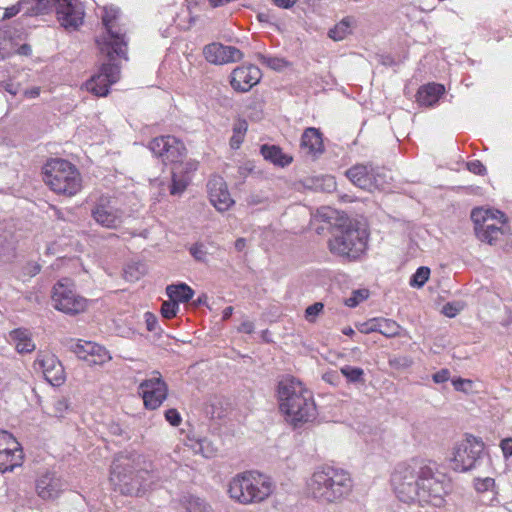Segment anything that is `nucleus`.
<instances>
[{"label":"nucleus","instance_id":"1","mask_svg":"<svg viewBox=\"0 0 512 512\" xmlns=\"http://www.w3.org/2000/svg\"><path fill=\"white\" fill-rule=\"evenodd\" d=\"M397 497L403 502L441 507L452 491L451 480L431 467L417 462L399 466L392 475Z\"/></svg>","mask_w":512,"mask_h":512},{"label":"nucleus","instance_id":"2","mask_svg":"<svg viewBox=\"0 0 512 512\" xmlns=\"http://www.w3.org/2000/svg\"><path fill=\"white\" fill-rule=\"evenodd\" d=\"M279 410L293 427L313 421L317 407L313 393L299 380L289 377L281 380L277 387Z\"/></svg>","mask_w":512,"mask_h":512},{"label":"nucleus","instance_id":"3","mask_svg":"<svg viewBox=\"0 0 512 512\" xmlns=\"http://www.w3.org/2000/svg\"><path fill=\"white\" fill-rule=\"evenodd\" d=\"M353 487V481L348 471L322 465L311 475L307 489L310 495L318 501L336 503L348 496Z\"/></svg>","mask_w":512,"mask_h":512},{"label":"nucleus","instance_id":"4","mask_svg":"<svg viewBox=\"0 0 512 512\" xmlns=\"http://www.w3.org/2000/svg\"><path fill=\"white\" fill-rule=\"evenodd\" d=\"M271 478L256 470L236 474L229 482V497L241 505L259 504L267 500L274 491Z\"/></svg>","mask_w":512,"mask_h":512},{"label":"nucleus","instance_id":"5","mask_svg":"<svg viewBox=\"0 0 512 512\" xmlns=\"http://www.w3.org/2000/svg\"><path fill=\"white\" fill-rule=\"evenodd\" d=\"M369 234L358 222L346 219L335 227L328 241L329 251L347 261L362 258L368 248Z\"/></svg>","mask_w":512,"mask_h":512},{"label":"nucleus","instance_id":"6","mask_svg":"<svg viewBox=\"0 0 512 512\" xmlns=\"http://www.w3.org/2000/svg\"><path fill=\"white\" fill-rule=\"evenodd\" d=\"M43 181L55 194L74 197L83 188V179L79 169L70 161L52 158L43 166Z\"/></svg>","mask_w":512,"mask_h":512},{"label":"nucleus","instance_id":"7","mask_svg":"<svg viewBox=\"0 0 512 512\" xmlns=\"http://www.w3.org/2000/svg\"><path fill=\"white\" fill-rule=\"evenodd\" d=\"M102 23L106 29V35L96 40L101 53L106 54L110 59H113L116 55L127 60V33L118 21V11L106 9L102 17Z\"/></svg>","mask_w":512,"mask_h":512},{"label":"nucleus","instance_id":"8","mask_svg":"<svg viewBox=\"0 0 512 512\" xmlns=\"http://www.w3.org/2000/svg\"><path fill=\"white\" fill-rule=\"evenodd\" d=\"M471 219L477 238L490 245L496 244L509 229L506 215L497 209L474 208Z\"/></svg>","mask_w":512,"mask_h":512},{"label":"nucleus","instance_id":"9","mask_svg":"<svg viewBox=\"0 0 512 512\" xmlns=\"http://www.w3.org/2000/svg\"><path fill=\"white\" fill-rule=\"evenodd\" d=\"M148 148L164 165H170L171 168L183 166L187 161L185 159L188 151L185 144L173 135L153 138Z\"/></svg>","mask_w":512,"mask_h":512},{"label":"nucleus","instance_id":"10","mask_svg":"<svg viewBox=\"0 0 512 512\" xmlns=\"http://www.w3.org/2000/svg\"><path fill=\"white\" fill-rule=\"evenodd\" d=\"M52 301L55 309L69 315L83 313L88 307V300L76 293L73 281L68 278L54 285Z\"/></svg>","mask_w":512,"mask_h":512},{"label":"nucleus","instance_id":"11","mask_svg":"<svg viewBox=\"0 0 512 512\" xmlns=\"http://www.w3.org/2000/svg\"><path fill=\"white\" fill-rule=\"evenodd\" d=\"M484 449V443L481 439L468 435L459 442L451 458V467L457 472H466L474 467L477 459Z\"/></svg>","mask_w":512,"mask_h":512},{"label":"nucleus","instance_id":"12","mask_svg":"<svg viewBox=\"0 0 512 512\" xmlns=\"http://www.w3.org/2000/svg\"><path fill=\"white\" fill-rule=\"evenodd\" d=\"M345 174L355 186L369 192L382 189L385 184V176L381 169L371 164H356Z\"/></svg>","mask_w":512,"mask_h":512},{"label":"nucleus","instance_id":"13","mask_svg":"<svg viewBox=\"0 0 512 512\" xmlns=\"http://www.w3.org/2000/svg\"><path fill=\"white\" fill-rule=\"evenodd\" d=\"M139 394L146 409L159 408L168 395V386L158 371H153L151 377L139 385Z\"/></svg>","mask_w":512,"mask_h":512},{"label":"nucleus","instance_id":"14","mask_svg":"<svg viewBox=\"0 0 512 512\" xmlns=\"http://www.w3.org/2000/svg\"><path fill=\"white\" fill-rule=\"evenodd\" d=\"M23 461L24 453L18 440L10 432L0 429V472L13 471Z\"/></svg>","mask_w":512,"mask_h":512},{"label":"nucleus","instance_id":"15","mask_svg":"<svg viewBox=\"0 0 512 512\" xmlns=\"http://www.w3.org/2000/svg\"><path fill=\"white\" fill-rule=\"evenodd\" d=\"M34 368L40 370L46 381L52 386L59 387L66 380L62 363L51 352L40 351L34 361Z\"/></svg>","mask_w":512,"mask_h":512},{"label":"nucleus","instance_id":"16","mask_svg":"<svg viewBox=\"0 0 512 512\" xmlns=\"http://www.w3.org/2000/svg\"><path fill=\"white\" fill-rule=\"evenodd\" d=\"M72 352L90 367L102 366L112 360L106 347L93 341L78 340L72 347Z\"/></svg>","mask_w":512,"mask_h":512},{"label":"nucleus","instance_id":"17","mask_svg":"<svg viewBox=\"0 0 512 512\" xmlns=\"http://www.w3.org/2000/svg\"><path fill=\"white\" fill-rule=\"evenodd\" d=\"M120 79V67L113 63L103 64L98 73L86 82V89L96 96L104 97L109 93L110 86Z\"/></svg>","mask_w":512,"mask_h":512},{"label":"nucleus","instance_id":"18","mask_svg":"<svg viewBox=\"0 0 512 512\" xmlns=\"http://www.w3.org/2000/svg\"><path fill=\"white\" fill-rule=\"evenodd\" d=\"M91 216L97 224L107 229H116L122 223V214L119 209L111 206L108 196H101L91 210Z\"/></svg>","mask_w":512,"mask_h":512},{"label":"nucleus","instance_id":"19","mask_svg":"<svg viewBox=\"0 0 512 512\" xmlns=\"http://www.w3.org/2000/svg\"><path fill=\"white\" fill-rule=\"evenodd\" d=\"M262 77L258 66L253 64L235 68L230 75V85L236 92H248L257 85Z\"/></svg>","mask_w":512,"mask_h":512},{"label":"nucleus","instance_id":"20","mask_svg":"<svg viewBox=\"0 0 512 512\" xmlns=\"http://www.w3.org/2000/svg\"><path fill=\"white\" fill-rule=\"evenodd\" d=\"M203 54L208 62L218 65L236 62L243 58V53L238 48L221 43L206 45Z\"/></svg>","mask_w":512,"mask_h":512},{"label":"nucleus","instance_id":"21","mask_svg":"<svg viewBox=\"0 0 512 512\" xmlns=\"http://www.w3.org/2000/svg\"><path fill=\"white\" fill-rule=\"evenodd\" d=\"M208 195L211 204L218 211H227L233 204L226 182L222 177L215 176L207 183Z\"/></svg>","mask_w":512,"mask_h":512},{"label":"nucleus","instance_id":"22","mask_svg":"<svg viewBox=\"0 0 512 512\" xmlns=\"http://www.w3.org/2000/svg\"><path fill=\"white\" fill-rule=\"evenodd\" d=\"M198 169V162L188 160L183 166L171 168V184L169 192L171 195L183 194L191 183V174Z\"/></svg>","mask_w":512,"mask_h":512},{"label":"nucleus","instance_id":"23","mask_svg":"<svg viewBox=\"0 0 512 512\" xmlns=\"http://www.w3.org/2000/svg\"><path fill=\"white\" fill-rule=\"evenodd\" d=\"M56 17L65 28H74L82 24L83 13L77 8V0H54Z\"/></svg>","mask_w":512,"mask_h":512},{"label":"nucleus","instance_id":"24","mask_svg":"<svg viewBox=\"0 0 512 512\" xmlns=\"http://www.w3.org/2000/svg\"><path fill=\"white\" fill-rule=\"evenodd\" d=\"M300 148L307 155L313 157L322 154L324 152V143L320 130L315 127L306 128L301 136Z\"/></svg>","mask_w":512,"mask_h":512},{"label":"nucleus","instance_id":"25","mask_svg":"<svg viewBox=\"0 0 512 512\" xmlns=\"http://www.w3.org/2000/svg\"><path fill=\"white\" fill-rule=\"evenodd\" d=\"M445 93V87L438 83H429L421 86L417 91V102L422 106H433Z\"/></svg>","mask_w":512,"mask_h":512},{"label":"nucleus","instance_id":"26","mask_svg":"<svg viewBox=\"0 0 512 512\" xmlns=\"http://www.w3.org/2000/svg\"><path fill=\"white\" fill-rule=\"evenodd\" d=\"M260 152L265 160L279 167L289 166L293 162V156L283 152V149L277 145L264 144Z\"/></svg>","mask_w":512,"mask_h":512},{"label":"nucleus","instance_id":"27","mask_svg":"<svg viewBox=\"0 0 512 512\" xmlns=\"http://www.w3.org/2000/svg\"><path fill=\"white\" fill-rule=\"evenodd\" d=\"M36 491L38 496L43 500L55 499L60 494L59 480L49 475H45L37 481Z\"/></svg>","mask_w":512,"mask_h":512},{"label":"nucleus","instance_id":"28","mask_svg":"<svg viewBox=\"0 0 512 512\" xmlns=\"http://www.w3.org/2000/svg\"><path fill=\"white\" fill-rule=\"evenodd\" d=\"M17 39L10 27L0 28V60H5L16 52Z\"/></svg>","mask_w":512,"mask_h":512},{"label":"nucleus","instance_id":"29","mask_svg":"<svg viewBox=\"0 0 512 512\" xmlns=\"http://www.w3.org/2000/svg\"><path fill=\"white\" fill-rule=\"evenodd\" d=\"M356 19L353 16H346L338 23L334 25L328 32V35L334 41H341L348 35L352 34L354 27L356 26Z\"/></svg>","mask_w":512,"mask_h":512},{"label":"nucleus","instance_id":"30","mask_svg":"<svg viewBox=\"0 0 512 512\" xmlns=\"http://www.w3.org/2000/svg\"><path fill=\"white\" fill-rule=\"evenodd\" d=\"M166 294L177 303H187L194 296V290L185 283L171 284L166 287Z\"/></svg>","mask_w":512,"mask_h":512},{"label":"nucleus","instance_id":"31","mask_svg":"<svg viewBox=\"0 0 512 512\" xmlns=\"http://www.w3.org/2000/svg\"><path fill=\"white\" fill-rule=\"evenodd\" d=\"M10 335L15 341V346L19 353H29L35 349V344L26 330L15 329Z\"/></svg>","mask_w":512,"mask_h":512},{"label":"nucleus","instance_id":"32","mask_svg":"<svg viewBox=\"0 0 512 512\" xmlns=\"http://www.w3.org/2000/svg\"><path fill=\"white\" fill-rule=\"evenodd\" d=\"M248 130V123L245 119L239 118L233 125V134L229 140L232 149H239L244 142Z\"/></svg>","mask_w":512,"mask_h":512},{"label":"nucleus","instance_id":"33","mask_svg":"<svg viewBox=\"0 0 512 512\" xmlns=\"http://www.w3.org/2000/svg\"><path fill=\"white\" fill-rule=\"evenodd\" d=\"M340 372L350 384H364L365 382V373L360 367L344 365L340 368Z\"/></svg>","mask_w":512,"mask_h":512},{"label":"nucleus","instance_id":"34","mask_svg":"<svg viewBox=\"0 0 512 512\" xmlns=\"http://www.w3.org/2000/svg\"><path fill=\"white\" fill-rule=\"evenodd\" d=\"M378 332L387 338L400 335L401 326L392 319L379 318Z\"/></svg>","mask_w":512,"mask_h":512},{"label":"nucleus","instance_id":"35","mask_svg":"<svg viewBox=\"0 0 512 512\" xmlns=\"http://www.w3.org/2000/svg\"><path fill=\"white\" fill-rule=\"evenodd\" d=\"M430 269L425 266L419 267L410 279L412 287H422L429 279Z\"/></svg>","mask_w":512,"mask_h":512},{"label":"nucleus","instance_id":"36","mask_svg":"<svg viewBox=\"0 0 512 512\" xmlns=\"http://www.w3.org/2000/svg\"><path fill=\"white\" fill-rule=\"evenodd\" d=\"M369 297L368 289H359L352 292V295L345 300V305L351 308L356 307Z\"/></svg>","mask_w":512,"mask_h":512},{"label":"nucleus","instance_id":"37","mask_svg":"<svg viewBox=\"0 0 512 512\" xmlns=\"http://www.w3.org/2000/svg\"><path fill=\"white\" fill-rule=\"evenodd\" d=\"M179 311V303L175 300L169 299L168 301H164L161 305L160 313L165 319L174 318Z\"/></svg>","mask_w":512,"mask_h":512},{"label":"nucleus","instance_id":"38","mask_svg":"<svg viewBox=\"0 0 512 512\" xmlns=\"http://www.w3.org/2000/svg\"><path fill=\"white\" fill-rule=\"evenodd\" d=\"M323 309L324 304L321 302H316L308 306L305 310V319L310 323H314L319 314L323 312Z\"/></svg>","mask_w":512,"mask_h":512},{"label":"nucleus","instance_id":"39","mask_svg":"<svg viewBox=\"0 0 512 512\" xmlns=\"http://www.w3.org/2000/svg\"><path fill=\"white\" fill-rule=\"evenodd\" d=\"M70 408L69 400L65 397L57 399L53 404V414L55 417L62 418Z\"/></svg>","mask_w":512,"mask_h":512},{"label":"nucleus","instance_id":"40","mask_svg":"<svg viewBox=\"0 0 512 512\" xmlns=\"http://www.w3.org/2000/svg\"><path fill=\"white\" fill-rule=\"evenodd\" d=\"M379 318H373L357 325V329L363 334L378 332Z\"/></svg>","mask_w":512,"mask_h":512},{"label":"nucleus","instance_id":"41","mask_svg":"<svg viewBox=\"0 0 512 512\" xmlns=\"http://www.w3.org/2000/svg\"><path fill=\"white\" fill-rule=\"evenodd\" d=\"M495 486V480L490 477H486L484 479H476L474 482V487L477 492L483 493L488 490L493 489Z\"/></svg>","mask_w":512,"mask_h":512},{"label":"nucleus","instance_id":"42","mask_svg":"<svg viewBox=\"0 0 512 512\" xmlns=\"http://www.w3.org/2000/svg\"><path fill=\"white\" fill-rule=\"evenodd\" d=\"M190 254L195 260L204 262L206 260L207 251L202 243H195L189 248Z\"/></svg>","mask_w":512,"mask_h":512},{"label":"nucleus","instance_id":"43","mask_svg":"<svg viewBox=\"0 0 512 512\" xmlns=\"http://www.w3.org/2000/svg\"><path fill=\"white\" fill-rule=\"evenodd\" d=\"M146 329L150 332L157 331L159 328L158 326V318L157 316L152 312H145L144 314Z\"/></svg>","mask_w":512,"mask_h":512},{"label":"nucleus","instance_id":"44","mask_svg":"<svg viewBox=\"0 0 512 512\" xmlns=\"http://www.w3.org/2000/svg\"><path fill=\"white\" fill-rule=\"evenodd\" d=\"M467 169L476 175H485L487 172L486 167L480 160H472L467 163Z\"/></svg>","mask_w":512,"mask_h":512},{"label":"nucleus","instance_id":"45","mask_svg":"<svg viewBox=\"0 0 512 512\" xmlns=\"http://www.w3.org/2000/svg\"><path fill=\"white\" fill-rule=\"evenodd\" d=\"M165 419L172 425V426H179L181 421H182V418L180 416V413L172 408V409H168L166 412H165Z\"/></svg>","mask_w":512,"mask_h":512},{"label":"nucleus","instance_id":"46","mask_svg":"<svg viewBox=\"0 0 512 512\" xmlns=\"http://www.w3.org/2000/svg\"><path fill=\"white\" fill-rule=\"evenodd\" d=\"M500 448L505 459L512 456V437L505 438L500 442Z\"/></svg>","mask_w":512,"mask_h":512},{"label":"nucleus","instance_id":"47","mask_svg":"<svg viewBox=\"0 0 512 512\" xmlns=\"http://www.w3.org/2000/svg\"><path fill=\"white\" fill-rule=\"evenodd\" d=\"M450 372L448 369H441L433 375L435 383H444L449 380Z\"/></svg>","mask_w":512,"mask_h":512},{"label":"nucleus","instance_id":"48","mask_svg":"<svg viewBox=\"0 0 512 512\" xmlns=\"http://www.w3.org/2000/svg\"><path fill=\"white\" fill-rule=\"evenodd\" d=\"M323 379L325 382L331 384V385H338L339 382H340V377L338 375V373L336 371H329V372H326L324 375H323Z\"/></svg>","mask_w":512,"mask_h":512},{"label":"nucleus","instance_id":"49","mask_svg":"<svg viewBox=\"0 0 512 512\" xmlns=\"http://www.w3.org/2000/svg\"><path fill=\"white\" fill-rule=\"evenodd\" d=\"M255 330L254 324L251 321H243L239 327L238 331L245 334H252Z\"/></svg>","mask_w":512,"mask_h":512},{"label":"nucleus","instance_id":"50","mask_svg":"<svg viewBox=\"0 0 512 512\" xmlns=\"http://www.w3.org/2000/svg\"><path fill=\"white\" fill-rule=\"evenodd\" d=\"M454 388L457 391H464L463 385L468 384L471 385L472 381L469 379L457 378L452 381Z\"/></svg>","mask_w":512,"mask_h":512},{"label":"nucleus","instance_id":"51","mask_svg":"<svg viewBox=\"0 0 512 512\" xmlns=\"http://www.w3.org/2000/svg\"><path fill=\"white\" fill-rule=\"evenodd\" d=\"M19 12V8L16 6H11L5 9L2 19H9L17 15Z\"/></svg>","mask_w":512,"mask_h":512},{"label":"nucleus","instance_id":"52","mask_svg":"<svg viewBox=\"0 0 512 512\" xmlns=\"http://www.w3.org/2000/svg\"><path fill=\"white\" fill-rule=\"evenodd\" d=\"M31 52V48L28 44H23V45H20L17 43V46H16V52L15 54H20V55H29Z\"/></svg>","mask_w":512,"mask_h":512},{"label":"nucleus","instance_id":"53","mask_svg":"<svg viewBox=\"0 0 512 512\" xmlns=\"http://www.w3.org/2000/svg\"><path fill=\"white\" fill-rule=\"evenodd\" d=\"M273 1L278 7L286 8V9L292 7L297 2V0H273Z\"/></svg>","mask_w":512,"mask_h":512},{"label":"nucleus","instance_id":"54","mask_svg":"<svg viewBox=\"0 0 512 512\" xmlns=\"http://www.w3.org/2000/svg\"><path fill=\"white\" fill-rule=\"evenodd\" d=\"M40 95V88L39 87H33L31 89H27L24 91V96L26 98H36Z\"/></svg>","mask_w":512,"mask_h":512},{"label":"nucleus","instance_id":"55","mask_svg":"<svg viewBox=\"0 0 512 512\" xmlns=\"http://www.w3.org/2000/svg\"><path fill=\"white\" fill-rule=\"evenodd\" d=\"M443 312L448 317H454L458 313V310L448 303L443 307Z\"/></svg>","mask_w":512,"mask_h":512},{"label":"nucleus","instance_id":"56","mask_svg":"<svg viewBox=\"0 0 512 512\" xmlns=\"http://www.w3.org/2000/svg\"><path fill=\"white\" fill-rule=\"evenodd\" d=\"M27 268L29 269L28 274L30 276H35L40 272V265L37 263L29 264Z\"/></svg>","mask_w":512,"mask_h":512},{"label":"nucleus","instance_id":"57","mask_svg":"<svg viewBox=\"0 0 512 512\" xmlns=\"http://www.w3.org/2000/svg\"><path fill=\"white\" fill-rule=\"evenodd\" d=\"M232 313H233V307L232 306L226 307L223 310V315H222L223 319L226 320V319L230 318Z\"/></svg>","mask_w":512,"mask_h":512},{"label":"nucleus","instance_id":"58","mask_svg":"<svg viewBox=\"0 0 512 512\" xmlns=\"http://www.w3.org/2000/svg\"><path fill=\"white\" fill-rule=\"evenodd\" d=\"M245 239L243 238H239L236 240L235 242V248L238 250V251H241L244 247H245Z\"/></svg>","mask_w":512,"mask_h":512},{"label":"nucleus","instance_id":"59","mask_svg":"<svg viewBox=\"0 0 512 512\" xmlns=\"http://www.w3.org/2000/svg\"><path fill=\"white\" fill-rule=\"evenodd\" d=\"M342 333L347 336H353L355 334L354 330L351 327H345L342 330Z\"/></svg>","mask_w":512,"mask_h":512}]
</instances>
